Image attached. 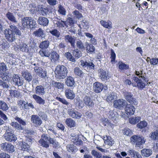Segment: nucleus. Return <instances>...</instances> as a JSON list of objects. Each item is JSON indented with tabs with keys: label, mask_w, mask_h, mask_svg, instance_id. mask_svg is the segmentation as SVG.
Instances as JSON below:
<instances>
[{
	"label": "nucleus",
	"mask_w": 158,
	"mask_h": 158,
	"mask_svg": "<svg viewBox=\"0 0 158 158\" xmlns=\"http://www.w3.org/2000/svg\"><path fill=\"white\" fill-rule=\"evenodd\" d=\"M81 65L84 68H86L87 69H94L95 65L93 62L90 61L86 60H81L80 61Z\"/></svg>",
	"instance_id": "nucleus-10"
},
{
	"label": "nucleus",
	"mask_w": 158,
	"mask_h": 158,
	"mask_svg": "<svg viewBox=\"0 0 158 158\" xmlns=\"http://www.w3.org/2000/svg\"><path fill=\"white\" fill-rule=\"evenodd\" d=\"M124 97L127 101L130 104L137 105L138 104V102L136 98L134 97L133 94L131 92H126L124 95Z\"/></svg>",
	"instance_id": "nucleus-6"
},
{
	"label": "nucleus",
	"mask_w": 158,
	"mask_h": 158,
	"mask_svg": "<svg viewBox=\"0 0 158 158\" xmlns=\"http://www.w3.org/2000/svg\"><path fill=\"white\" fill-rule=\"evenodd\" d=\"M141 117H139L131 118L129 119V122L131 124L135 125L138 123Z\"/></svg>",
	"instance_id": "nucleus-37"
},
{
	"label": "nucleus",
	"mask_w": 158,
	"mask_h": 158,
	"mask_svg": "<svg viewBox=\"0 0 158 158\" xmlns=\"http://www.w3.org/2000/svg\"><path fill=\"white\" fill-rule=\"evenodd\" d=\"M31 121L34 124L37 126L40 125L42 123L41 119L36 115H31Z\"/></svg>",
	"instance_id": "nucleus-15"
},
{
	"label": "nucleus",
	"mask_w": 158,
	"mask_h": 158,
	"mask_svg": "<svg viewBox=\"0 0 158 158\" xmlns=\"http://www.w3.org/2000/svg\"><path fill=\"white\" fill-rule=\"evenodd\" d=\"M104 87V85L98 82H96L93 84V89L94 91L97 94L101 92L103 89Z\"/></svg>",
	"instance_id": "nucleus-12"
},
{
	"label": "nucleus",
	"mask_w": 158,
	"mask_h": 158,
	"mask_svg": "<svg viewBox=\"0 0 158 158\" xmlns=\"http://www.w3.org/2000/svg\"><path fill=\"white\" fill-rule=\"evenodd\" d=\"M67 150L69 152H73L76 149V147L73 144H69L67 146Z\"/></svg>",
	"instance_id": "nucleus-59"
},
{
	"label": "nucleus",
	"mask_w": 158,
	"mask_h": 158,
	"mask_svg": "<svg viewBox=\"0 0 158 158\" xmlns=\"http://www.w3.org/2000/svg\"><path fill=\"white\" fill-rule=\"evenodd\" d=\"M1 77L4 81H8L9 79V77L7 73H6L1 72L0 73Z\"/></svg>",
	"instance_id": "nucleus-57"
},
{
	"label": "nucleus",
	"mask_w": 158,
	"mask_h": 158,
	"mask_svg": "<svg viewBox=\"0 0 158 158\" xmlns=\"http://www.w3.org/2000/svg\"><path fill=\"white\" fill-rule=\"evenodd\" d=\"M100 23L101 25L105 28L110 29L112 28V23L110 20L106 22L104 20H101Z\"/></svg>",
	"instance_id": "nucleus-25"
},
{
	"label": "nucleus",
	"mask_w": 158,
	"mask_h": 158,
	"mask_svg": "<svg viewBox=\"0 0 158 158\" xmlns=\"http://www.w3.org/2000/svg\"><path fill=\"white\" fill-rule=\"evenodd\" d=\"M83 101L84 104L88 106L89 108L93 107L94 106V103L91 98V97L85 95L83 99Z\"/></svg>",
	"instance_id": "nucleus-13"
},
{
	"label": "nucleus",
	"mask_w": 158,
	"mask_h": 158,
	"mask_svg": "<svg viewBox=\"0 0 158 158\" xmlns=\"http://www.w3.org/2000/svg\"><path fill=\"white\" fill-rule=\"evenodd\" d=\"M110 62L112 64H115L117 61L115 60L116 58V55L114 50L112 49H110Z\"/></svg>",
	"instance_id": "nucleus-34"
},
{
	"label": "nucleus",
	"mask_w": 158,
	"mask_h": 158,
	"mask_svg": "<svg viewBox=\"0 0 158 158\" xmlns=\"http://www.w3.org/2000/svg\"><path fill=\"white\" fill-rule=\"evenodd\" d=\"M123 99H119L115 100L114 103V106L116 108L119 110L123 109L125 106V102Z\"/></svg>",
	"instance_id": "nucleus-16"
},
{
	"label": "nucleus",
	"mask_w": 158,
	"mask_h": 158,
	"mask_svg": "<svg viewBox=\"0 0 158 158\" xmlns=\"http://www.w3.org/2000/svg\"><path fill=\"white\" fill-rule=\"evenodd\" d=\"M65 83L68 87H73L75 86V82L74 78L69 76L67 77L65 80Z\"/></svg>",
	"instance_id": "nucleus-17"
},
{
	"label": "nucleus",
	"mask_w": 158,
	"mask_h": 158,
	"mask_svg": "<svg viewBox=\"0 0 158 158\" xmlns=\"http://www.w3.org/2000/svg\"><path fill=\"white\" fill-rule=\"evenodd\" d=\"M65 56L67 59L69 61L73 62L76 61L75 59L73 56L69 52L65 53Z\"/></svg>",
	"instance_id": "nucleus-53"
},
{
	"label": "nucleus",
	"mask_w": 158,
	"mask_h": 158,
	"mask_svg": "<svg viewBox=\"0 0 158 158\" xmlns=\"http://www.w3.org/2000/svg\"><path fill=\"white\" fill-rule=\"evenodd\" d=\"M148 123L145 121H141L136 125L137 127L140 129L144 128L147 127Z\"/></svg>",
	"instance_id": "nucleus-43"
},
{
	"label": "nucleus",
	"mask_w": 158,
	"mask_h": 158,
	"mask_svg": "<svg viewBox=\"0 0 158 158\" xmlns=\"http://www.w3.org/2000/svg\"><path fill=\"white\" fill-rule=\"evenodd\" d=\"M13 80L15 85L18 86L22 85L23 83V81L21 79L19 76L17 75H15L13 76Z\"/></svg>",
	"instance_id": "nucleus-24"
},
{
	"label": "nucleus",
	"mask_w": 158,
	"mask_h": 158,
	"mask_svg": "<svg viewBox=\"0 0 158 158\" xmlns=\"http://www.w3.org/2000/svg\"><path fill=\"white\" fill-rule=\"evenodd\" d=\"M131 141L136 146L140 147L143 145L145 142V140L142 136L138 135H134L130 138Z\"/></svg>",
	"instance_id": "nucleus-4"
},
{
	"label": "nucleus",
	"mask_w": 158,
	"mask_h": 158,
	"mask_svg": "<svg viewBox=\"0 0 158 158\" xmlns=\"http://www.w3.org/2000/svg\"><path fill=\"white\" fill-rule=\"evenodd\" d=\"M142 155L144 157L149 156L152 153V151L149 149L144 148L141 151Z\"/></svg>",
	"instance_id": "nucleus-26"
},
{
	"label": "nucleus",
	"mask_w": 158,
	"mask_h": 158,
	"mask_svg": "<svg viewBox=\"0 0 158 158\" xmlns=\"http://www.w3.org/2000/svg\"><path fill=\"white\" fill-rule=\"evenodd\" d=\"M98 74L100 78L102 81H105L109 79L108 73L102 69L101 68L98 70Z\"/></svg>",
	"instance_id": "nucleus-9"
},
{
	"label": "nucleus",
	"mask_w": 158,
	"mask_h": 158,
	"mask_svg": "<svg viewBox=\"0 0 158 158\" xmlns=\"http://www.w3.org/2000/svg\"><path fill=\"white\" fill-rule=\"evenodd\" d=\"M65 122L67 126L70 128L74 127L76 126L75 121L71 118H66Z\"/></svg>",
	"instance_id": "nucleus-30"
},
{
	"label": "nucleus",
	"mask_w": 158,
	"mask_h": 158,
	"mask_svg": "<svg viewBox=\"0 0 158 158\" xmlns=\"http://www.w3.org/2000/svg\"><path fill=\"white\" fill-rule=\"evenodd\" d=\"M73 14L74 15H75L76 18L78 19L83 17L82 14L80 13L79 11L77 10H75L73 12Z\"/></svg>",
	"instance_id": "nucleus-61"
},
{
	"label": "nucleus",
	"mask_w": 158,
	"mask_h": 158,
	"mask_svg": "<svg viewBox=\"0 0 158 158\" xmlns=\"http://www.w3.org/2000/svg\"><path fill=\"white\" fill-rule=\"evenodd\" d=\"M38 24L43 26H46L48 25L49 21L48 19L44 17H40L38 20Z\"/></svg>",
	"instance_id": "nucleus-23"
},
{
	"label": "nucleus",
	"mask_w": 158,
	"mask_h": 158,
	"mask_svg": "<svg viewBox=\"0 0 158 158\" xmlns=\"http://www.w3.org/2000/svg\"><path fill=\"white\" fill-rule=\"evenodd\" d=\"M31 17H25L23 18L21 20L22 25L24 28H29L30 21Z\"/></svg>",
	"instance_id": "nucleus-20"
},
{
	"label": "nucleus",
	"mask_w": 158,
	"mask_h": 158,
	"mask_svg": "<svg viewBox=\"0 0 158 158\" xmlns=\"http://www.w3.org/2000/svg\"><path fill=\"white\" fill-rule=\"evenodd\" d=\"M119 64L118 66L119 69L121 70L128 69L129 68L128 65L123 63L122 62H119Z\"/></svg>",
	"instance_id": "nucleus-50"
},
{
	"label": "nucleus",
	"mask_w": 158,
	"mask_h": 158,
	"mask_svg": "<svg viewBox=\"0 0 158 158\" xmlns=\"http://www.w3.org/2000/svg\"><path fill=\"white\" fill-rule=\"evenodd\" d=\"M150 61V63L151 65H155L158 64V59L156 58H152L150 59V57H148L147 61L148 62Z\"/></svg>",
	"instance_id": "nucleus-44"
},
{
	"label": "nucleus",
	"mask_w": 158,
	"mask_h": 158,
	"mask_svg": "<svg viewBox=\"0 0 158 158\" xmlns=\"http://www.w3.org/2000/svg\"><path fill=\"white\" fill-rule=\"evenodd\" d=\"M91 154L96 158H102V154L95 150L93 149L91 151Z\"/></svg>",
	"instance_id": "nucleus-51"
},
{
	"label": "nucleus",
	"mask_w": 158,
	"mask_h": 158,
	"mask_svg": "<svg viewBox=\"0 0 158 158\" xmlns=\"http://www.w3.org/2000/svg\"><path fill=\"white\" fill-rule=\"evenodd\" d=\"M72 53L73 55L77 58H79L81 56V52L77 49L74 50Z\"/></svg>",
	"instance_id": "nucleus-49"
},
{
	"label": "nucleus",
	"mask_w": 158,
	"mask_h": 158,
	"mask_svg": "<svg viewBox=\"0 0 158 158\" xmlns=\"http://www.w3.org/2000/svg\"><path fill=\"white\" fill-rule=\"evenodd\" d=\"M22 149L24 151H28L30 148V146L24 142H22L21 144Z\"/></svg>",
	"instance_id": "nucleus-56"
},
{
	"label": "nucleus",
	"mask_w": 158,
	"mask_h": 158,
	"mask_svg": "<svg viewBox=\"0 0 158 158\" xmlns=\"http://www.w3.org/2000/svg\"><path fill=\"white\" fill-rule=\"evenodd\" d=\"M32 98L36 101V102L40 104H44L45 103V100L40 97L34 94L32 95Z\"/></svg>",
	"instance_id": "nucleus-31"
},
{
	"label": "nucleus",
	"mask_w": 158,
	"mask_h": 158,
	"mask_svg": "<svg viewBox=\"0 0 158 158\" xmlns=\"http://www.w3.org/2000/svg\"><path fill=\"white\" fill-rule=\"evenodd\" d=\"M54 72L57 78L64 79L67 76L68 70L64 65L59 64L56 67Z\"/></svg>",
	"instance_id": "nucleus-3"
},
{
	"label": "nucleus",
	"mask_w": 158,
	"mask_h": 158,
	"mask_svg": "<svg viewBox=\"0 0 158 158\" xmlns=\"http://www.w3.org/2000/svg\"><path fill=\"white\" fill-rule=\"evenodd\" d=\"M30 22V28L32 30L35 29L37 26L36 21L31 17Z\"/></svg>",
	"instance_id": "nucleus-45"
},
{
	"label": "nucleus",
	"mask_w": 158,
	"mask_h": 158,
	"mask_svg": "<svg viewBox=\"0 0 158 158\" xmlns=\"http://www.w3.org/2000/svg\"><path fill=\"white\" fill-rule=\"evenodd\" d=\"M133 105L127 104L126 106L125 111L127 115L131 116L134 114L135 111V108Z\"/></svg>",
	"instance_id": "nucleus-11"
},
{
	"label": "nucleus",
	"mask_w": 158,
	"mask_h": 158,
	"mask_svg": "<svg viewBox=\"0 0 158 158\" xmlns=\"http://www.w3.org/2000/svg\"><path fill=\"white\" fill-rule=\"evenodd\" d=\"M21 74L22 76L25 80L28 82H30L32 79L31 74L28 71H23L22 72Z\"/></svg>",
	"instance_id": "nucleus-21"
},
{
	"label": "nucleus",
	"mask_w": 158,
	"mask_h": 158,
	"mask_svg": "<svg viewBox=\"0 0 158 158\" xmlns=\"http://www.w3.org/2000/svg\"><path fill=\"white\" fill-rule=\"evenodd\" d=\"M76 101L75 102V104L78 108L81 109L84 106V103L80 98H78L76 99Z\"/></svg>",
	"instance_id": "nucleus-39"
},
{
	"label": "nucleus",
	"mask_w": 158,
	"mask_h": 158,
	"mask_svg": "<svg viewBox=\"0 0 158 158\" xmlns=\"http://www.w3.org/2000/svg\"><path fill=\"white\" fill-rule=\"evenodd\" d=\"M52 85L55 88L58 89H63L64 88V84L61 82H57L53 81L52 82Z\"/></svg>",
	"instance_id": "nucleus-38"
},
{
	"label": "nucleus",
	"mask_w": 158,
	"mask_h": 158,
	"mask_svg": "<svg viewBox=\"0 0 158 158\" xmlns=\"http://www.w3.org/2000/svg\"><path fill=\"white\" fill-rule=\"evenodd\" d=\"M132 79L135 81L132 82V85L134 87H137L138 89H142L145 86V84L143 82L142 80L136 77H134Z\"/></svg>",
	"instance_id": "nucleus-7"
},
{
	"label": "nucleus",
	"mask_w": 158,
	"mask_h": 158,
	"mask_svg": "<svg viewBox=\"0 0 158 158\" xmlns=\"http://www.w3.org/2000/svg\"><path fill=\"white\" fill-rule=\"evenodd\" d=\"M49 32L52 35L55 36L57 38H59L60 36V32L56 29H55L50 30Z\"/></svg>",
	"instance_id": "nucleus-47"
},
{
	"label": "nucleus",
	"mask_w": 158,
	"mask_h": 158,
	"mask_svg": "<svg viewBox=\"0 0 158 158\" xmlns=\"http://www.w3.org/2000/svg\"><path fill=\"white\" fill-rule=\"evenodd\" d=\"M50 55L51 56L50 59L51 60H53L54 62H56L59 60V56L56 52L52 51L50 52Z\"/></svg>",
	"instance_id": "nucleus-32"
},
{
	"label": "nucleus",
	"mask_w": 158,
	"mask_h": 158,
	"mask_svg": "<svg viewBox=\"0 0 158 158\" xmlns=\"http://www.w3.org/2000/svg\"><path fill=\"white\" fill-rule=\"evenodd\" d=\"M33 34L35 36L43 38L45 37L44 31L41 28H39L33 32Z\"/></svg>",
	"instance_id": "nucleus-22"
},
{
	"label": "nucleus",
	"mask_w": 158,
	"mask_h": 158,
	"mask_svg": "<svg viewBox=\"0 0 158 158\" xmlns=\"http://www.w3.org/2000/svg\"><path fill=\"white\" fill-rule=\"evenodd\" d=\"M39 53L42 57H49L50 55L49 51L46 49H41L39 52Z\"/></svg>",
	"instance_id": "nucleus-27"
},
{
	"label": "nucleus",
	"mask_w": 158,
	"mask_h": 158,
	"mask_svg": "<svg viewBox=\"0 0 158 158\" xmlns=\"http://www.w3.org/2000/svg\"><path fill=\"white\" fill-rule=\"evenodd\" d=\"M7 70V67L4 63L0 64V71L5 72Z\"/></svg>",
	"instance_id": "nucleus-64"
},
{
	"label": "nucleus",
	"mask_w": 158,
	"mask_h": 158,
	"mask_svg": "<svg viewBox=\"0 0 158 158\" xmlns=\"http://www.w3.org/2000/svg\"><path fill=\"white\" fill-rule=\"evenodd\" d=\"M58 12L62 15H66V10L61 5H60L58 7Z\"/></svg>",
	"instance_id": "nucleus-54"
},
{
	"label": "nucleus",
	"mask_w": 158,
	"mask_h": 158,
	"mask_svg": "<svg viewBox=\"0 0 158 158\" xmlns=\"http://www.w3.org/2000/svg\"><path fill=\"white\" fill-rule=\"evenodd\" d=\"M1 147L2 150L9 153H12L15 151L14 146L11 143H3L1 144Z\"/></svg>",
	"instance_id": "nucleus-8"
},
{
	"label": "nucleus",
	"mask_w": 158,
	"mask_h": 158,
	"mask_svg": "<svg viewBox=\"0 0 158 158\" xmlns=\"http://www.w3.org/2000/svg\"><path fill=\"white\" fill-rule=\"evenodd\" d=\"M73 72L76 76L82 78L84 76V73L78 67H76L74 68Z\"/></svg>",
	"instance_id": "nucleus-28"
},
{
	"label": "nucleus",
	"mask_w": 158,
	"mask_h": 158,
	"mask_svg": "<svg viewBox=\"0 0 158 158\" xmlns=\"http://www.w3.org/2000/svg\"><path fill=\"white\" fill-rule=\"evenodd\" d=\"M49 45V42L48 40L43 41L40 43L39 47L41 49H47Z\"/></svg>",
	"instance_id": "nucleus-35"
},
{
	"label": "nucleus",
	"mask_w": 158,
	"mask_h": 158,
	"mask_svg": "<svg viewBox=\"0 0 158 158\" xmlns=\"http://www.w3.org/2000/svg\"><path fill=\"white\" fill-rule=\"evenodd\" d=\"M48 140L50 144H52L54 148H57L59 146L58 142L56 139L50 136L48 137L47 134H43L41 135V138L39 140L38 142L40 145L43 148H48L49 146V143L47 141Z\"/></svg>",
	"instance_id": "nucleus-2"
},
{
	"label": "nucleus",
	"mask_w": 158,
	"mask_h": 158,
	"mask_svg": "<svg viewBox=\"0 0 158 158\" xmlns=\"http://www.w3.org/2000/svg\"><path fill=\"white\" fill-rule=\"evenodd\" d=\"M86 50L88 53L93 52L95 51L94 47L91 44H87Z\"/></svg>",
	"instance_id": "nucleus-52"
},
{
	"label": "nucleus",
	"mask_w": 158,
	"mask_h": 158,
	"mask_svg": "<svg viewBox=\"0 0 158 158\" xmlns=\"http://www.w3.org/2000/svg\"><path fill=\"white\" fill-rule=\"evenodd\" d=\"M106 139L104 141V143L109 145H112L114 143V141L112 139L111 137L109 136L106 135Z\"/></svg>",
	"instance_id": "nucleus-48"
},
{
	"label": "nucleus",
	"mask_w": 158,
	"mask_h": 158,
	"mask_svg": "<svg viewBox=\"0 0 158 158\" xmlns=\"http://www.w3.org/2000/svg\"><path fill=\"white\" fill-rule=\"evenodd\" d=\"M65 95L66 98L71 100L75 98V94L73 90L67 88L65 90Z\"/></svg>",
	"instance_id": "nucleus-19"
},
{
	"label": "nucleus",
	"mask_w": 158,
	"mask_h": 158,
	"mask_svg": "<svg viewBox=\"0 0 158 158\" xmlns=\"http://www.w3.org/2000/svg\"><path fill=\"white\" fill-rule=\"evenodd\" d=\"M57 24L58 26L60 28H63L65 26H66L67 27H68V25L67 24L66 22L62 20H61L60 21H58Z\"/></svg>",
	"instance_id": "nucleus-58"
},
{
	"label": "nucleus",
	"mask_w": 158,
	"mask_h": 158,
	"mask_svg": "<svg viewBox=\"0 0 158 158\" xmlns=\"http://www.w3.org/2000/svg\"><path fill=\"white\" fill-rule=\"evenodd\" d=\"M69 114L73 118L79 119L81 117V114L77 111L71 109L69 111Z\"/></svg>",
	"instance_id": "nucleus-18"
},
{
	"label": "nucleus",
	"mask_w": 158,
	"mask_h": 158,
	"mask_svg": "<svg viewBox=\"0 0 158 158\" xmlns=\"http://www.w3.org/2000/svg\"><path fill=\"white\" fill-rule=\"evenodd\" d=\"M8 107L7 104L4 101L0 100V109L6 111L8 110Z\"/></svg>",
	"instance_id": "nucleus-42"
},
{
	"label": "nucleus",
	"mask_w": 158,
	"mask_h": 158,
	"mask_svg": "<svg viewBox=\"0 0 158 158\" xmlns=\"http://www.w3.org/2000/svg\"><path fill=\"white\" fill-rule=\"evenodd\" d=\"M6 16L9 20L15 23H17L16 18L12 13L9 12H8L6 14Z\"/></svg>",
	"instance_id": "nucleus-36"
},
{
	"label": "nucleus",
	"mask_w": 158,
	"mask_h": 158,
	"mask_svg": "<svg viewBox=\"0 0 158 158\" xmlns=\"http://www.w3.org/2000/svg\"><path fill=\"white\" fill-rule=\"evenodd\" d=\"M9 91L10 95L12 97L18 98L20 95V94L18 90H10Z\"/></svg>",
	"instance_id": "nucleus-46"
},
{
	"label": "nucleus",
	"mask_w": 158,
	"mask_h": 158,
	"mask_svg": "<svg viewBox=\"0 0 158 158\" xmlns=\"http://www.w3.org/2000/svg\"><path fill=\"white\" fill-rule=\"evenodd\" d=\"M36 93L40 95H42L44 94V89L42 85L37 86L35 88Z\"/></svg>",
	"instance_id": "nucleus-29"
},
{
	"label": "nucleus",
	"mask_w": 158,
	"mask_h": 158,
	"mask_svg": "<svg viewBox=\"0 0 158 158\" xmlns=\"http://www.w3.org/2000/svg\"><path fill=\"white\" fill-rule=\"evenodd\" d=\"M15 119L18 122H19V124L17 122H12L10 123L11 125L13 127V128L18 130L20 131L23 130L24 128L22 125H26V122L24 120H23L17 116H16L15 117Z\"/></svg>",
	"instance_id": "nucleus-5"
},
{
	"label": "nucleus",
	"mask_w": 158,
	"mask_h": 158,
	"mask_svg": "<svg viewBox=\"0 0 158 158\" xmlns=\"http://www.w3.org/2000/svg\"><path fill=\"white\" fill-rule=\"evenodd\" d=\"M6 140L10 142H15L17 140V137L15 135L10 132H6L4 135Z\"/></svg>",
	"instance_id": "nucleus-14"
},
{
	"label": "nucleus",
	"mask_w": 158,
	"mask_h": 158,
	"mask_svg": "<svg viewBox=\"0 0 158 158\" xmlns=\"http://www.w3.org/2000/svg\"><path fill=\"white\" fill-rule=\"evenodd\" d=\"M150 135V137L153 140H158V129L152 132Z\"/></svg>",
	"instance_id": "nucleus-41"
},
{
	"label": "nucleus",
	"mask_w": 158,
	"mask_h": 158,
	"mask_svg": "<svg viewBox=\"0 0 158 158\" xmlns=\"http://www.w3.org/2000/svg\"><path fill=\"white\" fill-rule=\"evenodd\" d=\"M123 134L127 136H130L132 134L131 130L129 128H125L123 130Z\"/></svg>",
	"instance_id": "nucleus-62"
},
{
	"label": "nucleus",
	"mask_w": 158,
	"mask_h": 158,
	"mask_svg": "<svg viewBox=\"0 0 158 158\" xmlns=\"http://www.w3.org/2000/svg\"><path fill=\"white\" fill-rule=\"evenodd\" d=\"M17 48L23 52H28L29 50L27 45L24 43H22L18 45Z\"/></svg>",
	"instance_id": "nucleus-33"
},
{
	"label": "nucleus",
	"mask_w": 158,
	"mask_h": 158,
	"mask_svg": "<svg viewBox=\"0 0 158 158\" xmlns=\"http://www.w3.org/2000/svg\"><path fill=\"white\" fill-rule=\"evenodd\" d=\"M65 40H67L71 44L72 46L74 47L75 40L72 36L69 35H66L65 36Z\"/></svg>",
	"instance_id": "nucleus-40"
},
{
	"label": "nucleus",
	"mask_w": 158,
	"mask_h": 158,
	"mask_svg": "<svg viewBox=\"0 0 158 158\" xmlns=\"http://www.w3.org/2000/svg\"><path fill=\"white\" fill-rule=\"evenodd\" d=\"M34 70L35 73L37 75H40L43 69L41 67L36 66L34 68Z\"/></svg>",
	"instance_id": "nucleus-60"
},
{
	"label": "nucleus",
	"mask_w": 158,
	"mask_h": 158,
	"mask_svg": "<svg viewBox=\"0 0 158 158\" xmlns=\"http://www.w3.org/2000/svg\"><path fill=\"white\" fill-rule=\"evenodd\" d=\"M56 99L57 100L59 101L64 105H67L69 104V103L66 101L65 99L64 98H61L59 97H56Z\"/></svg>",
	"instance_id": "nucleus-63"
},
{
	"label": "nucleus",
	"mask_w": 158,
	"mask_h": 158,
	"mask_svg": "<svg viewBox=\"0 0 158 158\" xmlns=\"http://www.w3.org/2000/svg\"><path fill=\"white\" fill-rule=\"evenodd\" d=\"M66 22V23H67V24L71 27L73 26L75 23L73 19L70 17H69L67 18Z\"/></svg>",
	"instance_id": "nucleus-55"
},
{
	"label": "nucleus",
	"mask_w": 158,
	"mask_h": 158,
	"mask_svg": "<svg viewBox=\"0 0 158 158\" xmlns=\"http://www.w3.org/2000/svg\"><path fill=\"white\" fill-rule=\"evenodd\" d=\"M10 29L7 28L4 31V34L6 39L9 42H12L15 40V34L21 36L22 33L21 31L14 25L10 26Z\"/></svg>",
	"instance_id": "nucleus-1"
}]
</instances>
